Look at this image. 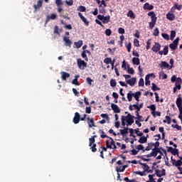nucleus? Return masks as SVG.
Instances as JSON below:
<instances>
[{"label":"nucleus","mask_w":182,"mask_h":182,"mask_svg":"<svg viewBox=\"0 0 182 182\" xmlns=\"http://www.w3.org/2000/svg\"><path fill=\"white\" fill-rule=\"evenodd\" d=\"M101 139H109V140H111V141L109 142V140L106 141V147L107 149H113V147L112 146H114L116 144V142L114 141V140H113V138L108 136L107 134H102L100 136Z\"/></svg>","instance_id":"obj_1"},{"label":"nucleus","mask_w":182,"mask_h":182,"mask_svg":"<svg viewBox=\"0 0 182 182\" xmlns=\"http://www.w3.org/2000/svg\"><path fill=\"white\" fill-rule=\"evenodd\" d=\"M124 117L128 126H132V123H134V119H136V117L130 114V113H128L127 116H124Z\"/></svg>","instance_id":"obj_2"},{"label":"nucleus","mask_w":182,"mask_h":182,"mask_svg":"<svg viewBox=\"0 0 182 182\" xmlns=\"http://www.w3.org/2000/svg\"><path fill=\"white\" fill-rule=\"evenodd\" d=\"M77 65L80 70H84L85 68L87 67V63L80 58L77 60Z\"/></svg>","instance_id":"obj_3"},{"label":"nucleus","mask_w":182,"mask_h":182,"mask_svg":"<svg viewBox=\"0 0 182 182\" xmlns=\"http://www.w3.org/2000/svg\"><path fill=\"white\" fill-rule=\"evenodd\" d=\"M178 42H180V37H177L172 43L169 44V48L172 50H176L177 48L178 47Z\"/></svg>","instance_id":"obj_4"},{"label":"nucleus","mask_w":182,"mask_h":182,"mask_svg":"<svg viewBox=\"0 0 182 182\" xmlns=\"http://www.w3.org/2000/svg\"><path fill=\"white\" fill-rule=\"evenodd\" d=\"M181 95H178V97L176 99V106L179 110V112L181 114H182V106H181V102H182V99H181Z\"/></svg>","instance_id":"obj_5"},{"label":"nucleus","mask_w":182,"mask_h":182,"mask_svg":"<svg viewBox=\"0 0 182 182\" xmlns=\"http://www.w3.org/2000/svg\"><path fill=\"white\" fill-rule=\"evenodd\" d=\"M134 107V108H133ZM136 110V112H140L141 109L140 107H139V102H136V104H134V105H130L129 106V109L131 111V112H133V110Z\"/></svg>","instance_id":"obj_6"},{"label":"nucleus","mask_w":182,"mask_h":182,"mask_svg":"<svg viewBox=\"0 0 182 182\" xmlns=\"http://www.w3.org/2000/svg\"><path fill=\"white\" fill-rule=\"evenodd\" d=\"M161 48V45H160L159 43H155V45L152 47L151 50L153 52H155V53H157Z\"/></svg>","instance_id":"obj_7"},{"label":"nucleus","mask_w":182,"mask_h":182,"mask_svg":"<svg viewBox=\"0 0 182 182\" xmlns=\"http://www.w3.org/2000/svg\"><path fill=\"white\" fill-rule=\"evenodd\" d=\"M159 68H164L165 69H168V70H171V67H170V65L167 63L166 61H162L159 64Z\"/></svg>","instance_id":"obj_8"},{"label":"nucleus","mask_w":182,"mask_h":182,"mask_svg":"<svg viewBox=\"0 0 182 182\" xmlns=\"http://www.w3.org/2000/svg\"><path fill=\"white\" fill-rule=\"evenodd\" d=\"M80 122V114L79 112H75V117L73 118V123L75 124H77Z\"/></svg>","instance_id":"obj_9"},{"label":"nucleus","mask_w":182,"mask_h":182,"mask_svg":"<svg viewBox=\"0 0 182 182\" xmlns=\"http://www.w3.org/2000/svg\"><path fill=\"white\" fill-rule=\"evenodd\" d=\"M63 42L65 43V46H69V48H71L72 46V41L69 39V37L64 36L63 38Z\"/></svg>","instance_id":"obj_10"},{"label":"nucleus","mask_w":182,"mask_h":182,"mask_svg":"<svg viewBox=\"0 0 182 182\" xmlns=\"http://www.w3.org/2000/svg\"><path fill=\"white\" fill-rule=\"evenodd\" d=\"M148 16H151V22H157V17L154 11H150L148 13Z\"/></svg>","instance_id":"obj_11"},{"label":"nucleus","mask_w":182,"mask_h":182,"mask_svg":"<svg viewBox=\"0 0 182 182\" xmlns=\"http://www.w3.org/2000/svg\"><path fill=\"white\" fill-rule=\"evenodd\" d=\"M111 108L113 110L114 113H120V107L114 103L111 104Z\"/></svg>","instance_id":"obj_12"},{"label":"nucleus","mask_w":182,"mask_h":182,"mask_svg":"<svg viewBox=\"0 0 182 182\" xmlns=\"http://www.w3.org/2000/svg\"><path fill=\"white\" fill-rule=\"evenodd\" d=\"M78 16L80 18V19L82 21V22H84V23L86 26H89V21H87V19L85 17L83 16V14H82V13L79 12Z\"/></svg>","instance_id":"obj_13"},{"label":"nucleus","mask_w":182,"mask_h":182,"mask_svg":"<svg viewBox=\"0 0 182 182\" xmlns=\"http://www.w3.org/2000/svg\"><path fill=\"white\" fill-rule=\"evenodd\" d=\"M126 82L127 85H129V86H134V85H136V77H132L129 80H127Z\"/></svg>","instance_id":"obj_14"},{"label":"nucleus","mask_w":182,"mask_h":182,"mask_svg":"<svg viewBox=\"0 0 182 182\" xmlns=\"http://www.w3.org/2000/svg\"><path fill=\"white\" fill-rule=\"evenodd\" d=\"M87 120L89 127H96V126L95 125V120L93 119V118L87 117Z\"/></svg>","instance_id":"obj_15"},{"label":"nucleus","mask_w":182,"mask_h":182,"mask_svg":"<svg viewBox=\"0 0 182 182\" xmlns=\"http://www.w3.org/2000/svg\"><path fill=\"white\" fill-rule=\"evenodd\" d=\"M166 19H168V21H174V19H176V15H174L173 13H170L168 12L166 14Z\"/></svg>","instance_id":"obj_16"},{"label":"nucleus","mask_w":182,"mask_h":182,"mask_svg":"<svg viewBox=\"0 0 182 182\" xmlns=\"http://www.w3.org/2000/svg\"><path fill=\"white\" fill-rule=\"evenodd\" d=\"M144 11L146 10H148V11H151L152 9H154V6L153 5H151L149 3H146L144 5Z\"/></svg>","instance_id":"obj_17"},{"label":"nucleus","mask_w":182,"mask_h":182,"mask_svg":"<svg viewBox=\"0 0 182 182\" xmlns=\"http://www.w3.org/2000/svg\"><path fill=\"white\" fill-rule=\"evenodd\" d=\"M67 77H70V74L65 71L61 72V79L62 80H66Z\"/></svg>","instance_id":"obj_18"},{"label":"nucleus","mask_w":182,"mask_h":182,"mask_svg":"<svg viewBox=\"0 0 182 182\" xmlns=\"http://www.w3.org/2000/svg\"><path fill=\"white\" fill-rule=\"evenodd\" d=\"M140 96H141V92L140 91H138L136 93H133V97H134L136 102H139Z\"/></svg>","instance_id":"obj_19"},{"label":"nucleus","mask_w":182,"mask_h":182,"mask_svg":"<svg viewBox=\"0 0 182 182\" xmlns=\"http://www.w3.org/2000/svg\"><path fill=\"white\" fill-rule=\"evenodd\" d=\"M122 168V166H116V171L117 173H123L127 168V165H124L122 166V170H120Z\"/></svg>","instance_id":"obj_20"},{"label":"nucleus","mask_w":182,"mask_h":182,"mask_svg":"<svg viewBox=\"0 0 182 182\" xmlns=\"http://www.w3.org/2000/svg\"><path fill=\"white\" fill-rule=\"evenodd\" d=\"M43 4V0H38L37 2V5L34 4L33 7L35 8L36 11V9H40L42 6V4Z\"/></svg>","instance_id":"obj_21"},{"label":"nucleus","mask_w":182,"mask_h":182,"mask_svg":"<svg viewBox=\"0 0 182 182\" xmlns=\"http://www.w3.org/2000/svg\"><path fill=\"white\" fill-rule=\"evenodd\" d=\"M148 108L152 111L151 114L153 117H156V105H151L150 107H148Z\"/></svg>","instance_id":"obj_22"},{"label":"nucleus","mask_w":182,"mask_h":182,"mask_svg":"<svg viewBox=\"0 0 182 182\" xmlns=\"http://www.w3.org/2000/svg\"><path fill=\"white\" fill-rule=\"evenodd\" d=\"M132 63L133 65H136V66H139V65H140V58L134 57L132 58Z\"/></svg>","instance_id":"obj_23"},{"label":"nucleus","mask_w":182,"mask_h":182,"mask_svg":"<svg viewBox=\"0 0 182 182\" xmlns=\"http://www.w3.org/2000/svg\"><path fill=\"white\" fill-rule=\"evenodd\" d=\"M127 16L129 18H131L132 19H136V14H134V12L133 11L129 10L127 13Z\"/></svg>","instance_id":"obj_24"},{"label":"nucleus","mask_w":182,"mask_h":182,"mask_svg":"<svg viewBox=\"0 0 182 182\" xmlns=\"http://www.w3.org/2000/svg\"><path fill=\"white\" fill-rule=\"evenodd\" d=\"M74 44L75 45L77 49H79L80 48H82V46L83 45V41L82 40H80L77 42H75Z\"/></svg>","instance_id":"obj_25"},{"label":"nucleus","mask_w":182,"mask_h":182,"mask_svg":"<svg viewBox=\"0 0 182 182\" xmlns=\"http://www.w3.org/2000/svg\"><path fill=\"white\" fill-rule=\"evenodd\" d=\"M141 144H144V143H147V137L141 136L138 141Z\"/></svg>","instance_id":"obj_26"},{"label":"nucleus","mask_w":182,"mask_h":182,"mask_svg":"<svg viewBox=\"0 0 182 182\" xmlns=\"http://www.w3.org/2000/svg\"><path fill=\"white\" fill-rule=\"evenodd\" d=\"M154 147V143H149L148 146L145 149V151H150Z\"/></svg>","instance_id":"obj_27"},{"label":"nucleus","mask_w":182,"mask_h":182,"mask_svg":"<svg viewBox=\"0 0 182 182\" xmlns=\"http://www.w3.org/2000/svg\"><path fill=\"white\" fill-rule=\"evenodd\" d=\"M110 22V16H104L102 19V23H109Z\"/></svg>","instance_id":"obj_28"},{"label":"nucleus","mask_w":182,"mask_h":182,"mask_svg":"<svg viewBox=\"0 0 182 182\" xmlns=\"http://www.w3.org/2000/svg\"><path fill=\"white\" fill-rule=\"evenodd\" d=\"M139 164L141 166H143V169H144V171H149V169L150 168V167L149 166V165H147L146 164H143L141 162H139Z\"/></svg>","instance_id":"obj_29"},{"label":"nucleus","mask_w":182,"mask_h":182,"mask_svg":"<svg viewBox=\"0 0 182 182\" xmlns=\"http://www.w3.org/2000/svg\"><path fill=\"white\" fill-rule=\"evenodd\" d=\"M182 159H179L176 161V163H172L173 166H175L176 167H181L182 166Z\"/></svg>","instance_id":"obj_30"},{"label":"nucleus","mask_w":182,"mask_h":182,"mask_svg":"<svg viewBox=\"0 0 182 182\" xmlns=\"http://www.w3.org/2000/svg\"><path fill=\"white\" fill-rule=\"evenodd\" d=\"M79 75L75 76V79L72 81L73 85H76V86H79V85H80L79 83V81H77V79H79Z\"/></svg>","instance_id":"obj_31"},{"label":"nucleus","mask_w":182,"mask_h":182,"mask_svg":"<svg viewBox=\"0 0 182 182\" xmlns=\"http://www.w3.org/2000/svg\"><path fill=\"white\" fill-rule=\"evenodd\" d=\"M122 136H124V134H127L129 133V128H124V129L119 130Z\"/></svg>","instance_id":"obj_32"},{"label":"nucleus","mask_w":182,"mask_h":182,"mask_svg":"<svg viewBox=\"0 0 182 182\" xmlns=\"http://www.w3.org/2000/svg\"><path fill=\"white\" fill-rule=\"evenodd\" d=\"M165 119H164L163 122L164 123H168V124H171V118L168 116H166L165 117Z\"/></svg>","instance_id":"obj_33"},{"label":"nucleus","mask_w":182,"mask_h":182,"mask_svg":"<svg viewBox=\"0 0 182 182\" xmlns=\"http://www.w3.org/2000/svg\"><path fill=\"white\" fill-rule=\"evenodd\" d=\"M81 56L85 59V62H89V58H87V55L84 50L82 52Z\"/></svg>","instance_id":"obj_34"},{"label":"nucleus","mask_w":182,"mask_h":182,"mask_svg":"<svg viewBox=\"0 0 182 182\" xmlns=\"http://www.w3.org/2000/svg\"><path fill=\"white\" fill-rule=\"evenodd\" d=\"M151 85H152L151 90L154 92H156V90H160V87H157V85H156L154 82H153Z\"/></svg>","instance_id":"obj_35"},{"label":"nucleus","mask_w":182,"mask_h":182,"mask_svg":"<svg viewBox=\"0 0 182 182\" xmlns=\"http://www.w3.org/2000/svg\"><path fill=\"white\" fill-rule=\"evenodd\" d=\"M109 83H110V86L112 87H116V85H117V82H116V80H114V79H112L110 80Z\"/></svg>","instance_id":"obj_36"},{"label":"nucleus","mask_w":182,"mask_h":182,"mask_svg":"<svg viewBox=\"0 0 182 182\" xmlns=\"http://www.w3.org/2000/svg\"><path fill=\"white\" fill-rule=\"evenodd\" d=\"M136 149H138L137 151H140V150H142L143 153H144V151H146V149H144V146H143V145L139 144L137 146H136Z\"/></svg>","instance_id":"obj_37"},{"label":"nucleus","mask_w":182,"mask_h":182,"mask_svg":"<svg viewBox=\"0 0 182 182\" xmlns=\"http://www.w3.org/2000/svg\"><path fill=\"white\" fill-rule=\"evenodd\" d=\"M139 129L137 128V129H134V132H135L136 136H138V137H141L143 136V132H140V131H139Z\"/></svg>","instance_id":"obj_38"},{"label":"nucleus","mask_w":182,"mask_h":182,"mask_svg":"<svg viewBox=\"0 0 182 182\" xmlns=\"http://www.w3.org/2000/svg\"><path fill=\"white\" fill-rule=\"evenodd\" d=\"M77 11L80 12H86V7H85V6H80L77 8Z\"/></svg>","instance_id":"obj_39"},{"label":"nucleus","mask_w":182,"mask_h":182,"mask_svg":"<svg viewBox=\"0 0 182 182\" xmlns=\"http://www.w3.org/2000/svg\"><path fill=\"white\" fill-rule=\"evenodd\" d=\"M161 36H162V38H164V39H166V41L170 40V36H168V34H167V33H162Z\"/></svg>","instance_id":"obj_40"},{"label":"nucleus","mask_w":182,"mask_h":182,"mask_svg":"<svg viewBox=\"0 0 182 182\" xmlns=\"http://www.w3.org/2000/svg\"><path fill=\"white\" fill-rule=\"evenodd\" d=\"M89 141H90L89 146L92 147V146H93V144H95V141H96V139L91 137L89 139Z\"/></svg>","instance_id":"obj_41"},{"label":"nucleus","mask_w":182,"mask_h":182,"mask_svg":"<svg viewBox=\"0 0 182 182\" xmlns=\"http://www.w3.org/2000/svg\"><path fill=\"white\" fill-rule=\"evenodd\" d=\"M151 154H152V157H157V149L156 148L152 149Z\"/></svg>","instance_id":"obj_42"},{"label":"nucleus","mask_w":182,"mask_h":182,"mask_svg":"<svg viewBox=\"0 0 182 182\" xmlns=\"http://www.w3.org/2000/svg\"><path fill=\"white\" fill-rule=\"evenodd\" d=\"M154 176H155V174L149 175L148 177H149V179L146 182H156L154 181V178H153Z\"/></svg>","instance_id":"obj_43"},{"label":"nucleus","mask_w":182,"mask_h":182,"mask_svg":"<svg viewBox=\"0 0 182 182\" xmlns=\"http://www.w3.org/2000/svg\"><path fill=\"white\" fill-rule=\"evenodd\" d=\"M176 31H171V36H170V39L171 41H173L174 38H176Z\"/></svg>","instance_id":"obj_44"},{"label":"nucleus","mask_w":182,"mask_h":182,"mask_svg":"<svg viewBox=\"0 0 182 182\" xmlns=\"http://www.w3.org/2000/svg\"><path fill=\"white\" fill-rule=\"evenodd\" d=\"M162 52L164 53V55H166L168 54V46H166L164 48V50H162Z\"/></svg>","instance_id":"obj_45"},{"label":"nucleus","mask_w":182,"mask_h":182,"mask_svg":"<svg viewBox=\"0 0 182 182\" xmlns=\"http://www.w3.org/2000/svg\"><path fill=\"white\" fill-rule=\"evenodd\" d=\"M159 33H160V31L159 30V28H156L154 30V33H153L154 36H159Z\"/></svg>","instance_id":"obj_46"},{"label":"nucleus","mask_w":182,"mask_h":182,"mask_svg":"<svg viewBox=\"0 0 182 182\" xmlns=\"http://www.w3.org/2000/svg\"><path fill=\"white\" fill-rule=\"evenodd\" d=\"M112 63V58H106L104 60V63H106V65H109V63Z\"/></svg>","instance_id":"obj_47"},{"label":"nucleus","mask_w":182,"mask_h":182,"mask_svg":"<svg viewBox=\"0 0 182 182\" xmlns=\"http://www.w3.org/2000/svg\"><path fill=\"white\" fill-rule=\"evenodd\" d=\"M127 73H129V75H134V70L128 66Z\"/></svg>","instance_id":"obj_48"},{"label":"nucleus","mask_w":182,"mask_h":182,"mask_svg":"<svg viewBox=\"0 0 182 182\" xmlns=\"http://www.w3.org/2000/svg\"><path fill=\"white\" fill-rule=\"evenodd\" d=\"M101 117H102V119H106L107 122L110 120V118H109V115L107 114H101Z\"/></svg>","instance_id":"obj_49"},{"label":"nucleus","mask_w":182,"mask_h":182,"mask_svg":"<svg viewBox=\"0 0 182 182\" xmlns=\"http://www.w3.org/2000/svg\"><path fill=\"white\" fill-rule=\"evenodd\" d=\"M181 83H182L181 77H178L176 81V84L175 85L181 86Z\"/></svg>","instance_id":"obj_50"},{"label":"nucleus","mask_w":182,"mask_h":182,"mask_svg":"<svg viewBox=\"0 0 182 182\" xmlns=\"http://www.w3.org/2000/svg\"><path fill=\"white\" fill-rule=\"evenodd\" d=\"M175 9H177L178 11H180L182 9V5H179L178 3L174 4Z\"/></svg>","instance_id":"obj_51"},{"label":"nucleus","mask_w":182,"mask_h":182,"mask_svg":"<svg viewBox=\"0 0 182 182\" xmlns=\"http://www.w3.org/2000/svg\"><path fill=\"white\" fill-rule=\"evenodd\" d=\"M105 35L107 36H110V35H112V30L110 28H107L105 30Z\"/></svg>","instance_id":"obj_52"},{"label":"nucleus","mask_w":182,"mask_h":182,"mask_svg":"<svg viewBox=\"0 0 182 182\" xmlns=\"http://www.w3.org/2000/svg\"><path fill=\"white\" fill-rule=\"evenodd\" d=\"M166 175V169H162L161 173H157V177H163V176Z\"/></svg>","instance_id":"obj_53"},{"label":"nucleus","mask_w":182,"mask_h":182,"mask_svg":"<svg viewBox=\"0 0 182 182\" xmlns=\"http://www.w3.org/2000/svg\"><path fill=\"white\" fill-rule=\"evenodd\" d=\"M134 46H136V48H139V46H140V43L139 41V40L137 39H134Z\"/></svg>","instance_id":"obj_54"},{"label":"nucleus","mask_w":182,"mask_h":182,"mask_svg":"<svg viewBox=\"0 0 182 182\" xmlns=\"http://www.w3.org/2000/svg\"><path fill=\"white\" fill-rule=\"evenodd\" d=\"M96 144H92V146H91V151H92V153H96V151H97V149H96Z\"/></svg>","instance_id":"obj_55"},{"label":"nucleus","mask_w":182,"mask_h":182,"mask_svg":"<svg viewBox=\"0 0 182 182\" xmlns=\"http://www.w3.org/2000/svg\"><path fill=\"white\" fill-rule=\"evenodd\" d=\"M127 99H128V101L129 102H132V100H133V93H128L127 94Z\"/></svg>","instance_id":"obj_56"},{"label":"nucleus","mask_w":182,"mask_h":182,"mask_svg":"<svg viewBox=\"0 0 182 182\" xmlns=\"http://www.w3.org/2000/svg\"><path fill=\"white\" fill-rule=\"evenodd\" d=\"M135 174H138L139 176H146V172L144 171H135L134 172Z\"/></svg>","instance_id":"obj_57"},{"label":"nucleus","mask_w":182,"mask_h":182,"mask_svg":"<svg viewBox=\"0 0 182 182\" xmlns=\"http://www.w3.org/2000/svg\"><path fill=\"white\" fill-rule=\"evenodd\" d=\"M135 119H137L139 122H144V118L141 115H138V117H135Z\"/></svg>","instance_id":"obj_58"},{"label":"nucleus","mask_w":182,"mask_h":182,"mask_svg":"<svg viewBox=\"0 0 182 182\" xmlns=\"http://www.w3.org/2000/svg\"><path fill=\"white\" fill-rule=\"evenodd\" d=\"M55 4L57 6H61V5H63V1L62 0H55Z\"/></svg>","instance_id":"obj_59"},{"label":"nucleus","mask_w":182,"mask_h":182,"mask_svg":"<svg viewBox=\"0 0 182 182\" xmlns=\"http://www.w3.org/2000/svg\"><path fill=\"white\" fill-rule=\"evenodd\" d=\"M171 154H173V156H178V150L177 149H174L173 151H171Z\"/></svg>","instance_id":"obj_60"},{"label":"nucleus","mask_w":182,"mask_h":182,"mask_svg":"<svg viewBox=\"0 0 182 182\" xmlns=\"http://www.w3.org/2000/svg\"><path fill=\"white\" fill-rule=\"evenodd\" d=\"M156 26V22L155 21H151L149 23V29H153L154 26Z\"/></svg>","instance_id":"obj_61"},{"label":"nucleus","mask_w":182,"mask_h":182,"mask_svg":"<svg viewBox=\"0 0 182 182\" xmlns=\"http://www.w3.org/2000/svg\"><path fill=\"white\" fill-rule=\"evenodd\" d=\"M125 31L124 28L119 27L118 29V33L123 35Z\"/></svg>","instance_id":"obj_62"},{"label":"nucleus","mask_w":182,"mask_h":182,"mask_svg":"<svg viewBox=\"0 0 182 182\" xmlns=\"http://www.w3.org/2000/svg\"><path fill=\"white\" fill-rule=\"evenodd\" d=\"M139 86H144V80H143V78H140L139 81Z\"/></svg>","instance_id":"obj_63"},{"label":"nucleus","mask_w":182,"mask_h":182,"mask_svg":"<svg viewBox=\"0 0 182 182\" xmlns=\"http://www.w3.org/2000/svg\"><path fill=\"white\" fill-rule=\"evenodd\" d=\"M126 47H127V51H128V52H131V50H132V43L129 42V43L126 46Z\"/></svg>","instance_id":"obj_64"}]
</instances>
